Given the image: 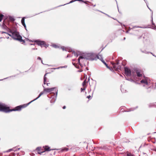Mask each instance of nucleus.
<instances>
[{
  "mask_svg": "<svg viewBox=\"0 0 156 156\" xmlns=\"http://www.w3.org/2000/svg\"><path fill=\"white\" fill-rule=\"evenodd\" d=\"M141 51L143 53H145L146 54H148L149 53V52H146L145 51H142L141 50Z\"/></svg>",
  "mask_w": 156,
  "mask_h": 156,
  "instance_id": "22",
  "label": "nucleus"
},
{
  "mask_svg": "<svg viewBox=\"0 0 156 156\" xmlns=\"http://www.w3.org/2000/svg\"><path fill=\"white\" fill-rule=\"evenodd\" d=\"M37 44L38 45L41 46V47L44 46L45 48H46V44L44 42V41H41L38 40H37L35 41Z\"/></svg>",
  "mask_w": 156,
  "mask_h": 156,
  "instance_id": "6",
  "label": "nucleus"
},
{
  "mask_svg": "<svg viewBox=\"0 0 156 156\" xmlns=\"http://www.w3.org/2000/svg\"><path fill=\"white\" fill-rule=\"evenodd\" d=\"M43 87L44 88V90L43 91L41 92L39 94L38 96L36 99H34V100L30 102L29 103H28V104H30L32 102L36 100L38 98H39L41 95H42L44 93V92H46L47 93H53L52 91H54V90L55 91V92L56 93V94L55 95V98H52V99L51 100V103H53L54 102L55 100H56V97L57 95V92H58V90H57L55 87H53L52 88H45V87L43 86Z\"/></svg>",
  "mask_w": 156,
  "mask_h": 156,
  "instance_id": "1",
  "label": "nucleus"
},
{
  "mask_svg": "<svg viewBox=\"0 0 156 156\" xmlns=\"http://www.w3.org/2000/svg\"><path fill=\"white\" fill-rule=\"evenodd\" d=\"M142 71L140 70H137L136 71V74L137 76L140 77L142 76Z\"/></svg>",
  "mask_w": 156,
  "mask_h": 156,
  "instance_id": "9",
  "label": "nucleus"
},
{
  "mask_svg": "<svg viewBox=\"0 0 156 156\" xmlns=\"http://www.w3.org/2000/svg\"><path fill=\"white\" fill-rule=\"evenodd\" d=\"M28 103L26 106H23V105H20L16 107L14 109H9V107H7V106L5 104V108H6V111H4L3 112H9L12 111H20L21 110L22 108H23L26 107L29 104H28Z\"/></svg>",
  "mask_w": 156,
  "mask_h": 156,
  "instance_id": "4",
  "label": "nucleus"
},
{
  "mask_svg": "<svg viewBox=\"0 0 156 156\" xmlns=\"http://www.w3.org/2000/svg\"><path fill=\"white\" fill-rule=\"evenodd\" d=\"M48 73H46L44 76V84H46V82H47V78L46 77V75L48 74Z\"/></svg>",
  "mask_w": 156,
  "mask_h": 156,
  "instance_id": "12",
  "label": "nucleus"
},
{
  "mask_svg": "<svg viewBox=\"0 0 156 156\" xmlns=\"http://www.w3.org/2000/svg\"><path fill=\"white\" fill-rule=\"evenodd\" d=\"M105 14L107 16H108L109 17V16L108 15H107V14Z\"/></svg>",
  "mask_w": 156,
  "mask_h": 156,
  "instance_id": "43",
  "label": "nucleus"
},
{
  "mask_svg": "<svg viewBox=\"0 0 156 156\" xmlns=\"http://www.w3.org/2000/svg\"><path fill=\"white\" fill-rule=\"evenodd\" d=\"M24 21H25L24 18L23 17V18H22V19L21 20V23H22V24L25 27V29L26 30H27V29H26V24H25V23Z\"/></svg>",
  "mask_w": 156,
  "mask_h": 156,
  "instance_id": "10",
  "label": "nucleus"
},
{
  "mask_svg": "<svg viewBox=\"0 0 156 156\" xmlns=\"http://www.w3.org/2000/svg\"><path fill=\"white\" fill-rule=\"evenodd\" d=\"M151 21H152V24L153 25V26H155V24L153 23V18H152V20H151Z\"/></svg>",
  "mask_w": 156,
  "mask_h": 156,
  "instance_id": "24",
  "label": "nucleus"
},
{
  "mask_svg": "<svg viewBox=\"0 0 156 156\" xmlns=\"http://www.w3.org/2000/svg\"><path fill=\"white\" fill-rule=\"evenodd\" d=\"M144 79L140 81L141 83L144 84V86H145L146 85H149L148 81L149 80V78L145 76H144Z\"/></svg>",
  "mask_w": 156,
  "mask_h": 156,
  "instance_id": "5",
  "label": "nucleus"
},
{
  "mask_svg": "<svg viewBox=\"0 0 156 156\" xmlns=\"http://www.w3.org/2000/svg\"><path fill=\"white\" fill-rule=\"evenodd\" d=\"M132 110H131V111H132Z\"/></svg>",
  "mask_w": 156,
  "mask_h": 156,
  "instance_id": "47",
  "label": "nucleus"
},
{
  "mask_svg": "<svg viewBox=\"0 0 156 156\" xmlns=\"http://www.w3.org/2000/svg\"><path fill=\"white\" fill-rule=\"evenodd\" d=\"M135 27L142 28V27Z\"/></svg>",
  "mask_w": 156,
  "mask_h": 156,
  "instance_id": "42",
  "label": "nucleus"
},
{
  "mask_svg": "<svg viewBox=\"0 0 156 156\" xmlns=\"http://www.w3.org/2000/svg\"><path fill=\"white\" fill-rule=\"evenodd\" d=\"M83 0H76V1H82L83 2H84V3H86V2H83Z\"/></svg>",
  "mask_w": 156,
  "mask_h": 156,
  "instance_id": "30",
  "label": "nucleus"
},
{
  "mask_svg": "<svg viewBox=\"0 0 156 156\" xmlns=\"http://www.w3.org/2000/svg\"><path fill=\"white\" fill-rule=\"evenodd\" d=\"M90 95H89V96H88L87 97V98H90Z\"/></svg>",
  "mask_w": 156,
  "mask_h": 156,
  "instance_id": "35",
  "label": "nucleus"
},
{
  "mask_svg": "<svg viewBox=\"0 0 156 156\" xmlns=\"http://www.w3.org/2000/svg\"><path fill=\"white\" fill-rule=\"evenodd\" d=\"M119 64V62H117L116 63V65H118Z\"/></svg>",
  "mask_w": 156,
  "mask_h": 156,
  "instance_id": "41",
  "label": "nucleus"
},
{
  "mask_svg": "<svg viewBox=\"0 0 156 156\" xmlns=\"http://www.w3.org/2000/svg\"><path fill=\"white\" fill-rule=\"evenodd\" d=\"M40 148H39V147H37V148L36 149L37 150V151H40Z\"/></svg>",
  "mask_w": 156,
  "mask_h": 156,
  "instance_id": "31",
  "label": "nucleus"
},
{
  "mask_svg": "<svg viewBox=\"0 0 156 156\" xmlns=\"http://www.w3.org/2000/svg\"><path fill=\"white\" fill-rule=\"evenodd\" d=\"M76 1V0H72V1H71L69 3H72L75 1Z\"/></svg>",
  "mask_w": 156,
  "mask_h": 156,
  "instance_id": "26",
  "label": "nucleus"
},
{
  "mask_svg": "<svg viewBox=\"0 0 156 156\" xmlns=\"http://www.w3.org/2000/svg\"><path fill=\"white\" fill-rule=\"evenodd\" d=\"M85 88H84V87L83 88H81V92H82L83 91L85 90Z\"/></svg>",
  "mask_w": 156,
  "mask_h": 156,
  "instance_id": "25",
  "label": "nucleus"
},
{
  "mask_svg": "<svg viewBox=\"0 0 156 156\" xmlns=\"http://www.w3.org/2000/svg\"><path fill=\"white\" fill-rule=\"evenodd\" d=\"M41 62H42V60H41Z\"/></svg>",
  "mask_w": 156,
  "mask_h": 156,
  "instance_id": "48",
  "label": "nucleus"
},
{
  "mask_svg": "<svg viewBox=\"0 0 156 156\" xmlns=\"http://www.w3.org/2000/svg\"><path fill=\"white\" fill-rule=\"evenodd\" d=\"M87 83V80H84L83 82L82 83V85L84 87L86 83Z\"/></svg>",
  "mask_w": 156,
  "mask_h": 156,
  "instance_id": "16",
  "label": "nucleus"
},
{
  "mask_svg": "<svg viewBox=\"0 0 156 156\" xmlns=\"http://www.w3.org/2000/svg\"><path fill=\"white\" fill-rule=\"evenodd\" d=\"M121 90V91L123 93H125V91H124L123 90Z\"/></svg>",
  "mask_w": 156,
  "mask_h": 156,
  "instance_id": "37",
  "label": "nucleus"
},
{
  "mask_svg": "<svg viewBox=\"0 0 156 156\" xmlns=\"http://www.w3.org/2000/svg\"><path fill=\"white\" fill-rule=\"evenodd\" d=\"M96 55L92 53H88L84 54L83 56H80L78 58V62L80 64V59L83 60L85 59L90 60H96Z\"/></svg>",
  "mask_w": 156,
  "mask_h": 156,
  "instance_id": "2",
  "label": "nucleus"
},
{
  "mask_svg": "<svg viewBox=\"0 0 156 156\" xmlns=\"http://www.w3.org/2000/svg\"><path fill=\"white\" fill-rule=\"evenodd\" d=\"M9 33H11V34L9 35V36L12 37L14 39L18 40L20 42L23 41L22 40L21 36L18 32L16 31H13L10 30L9 31Z\"/></svg>",
  "mask_w": 156,
  "mask_h": 156,
  "instance_id": "3",
  "label": "nucleus"
},
{
  "mask_svg": "<svg viewBox=\"0 0 156 156\" xmlns=\"http://www.w3.org/2000/svg\"><path fill=\"white\" fill-rule=\"evenodd\" d=\"M6 108H5V104L0 103V111H6Z\"/></svg>",
  "mask_w": 156,
  "mask_h": 156,
  "instance_id": "8",
  "label": "nucleus"
},
{
  "mask_svg": "<svg viewBox=\"0 0 156 156\" xmlns=\"http://www.w3.org/2000/svg\"><path fill=\"white\" fill-rule=\"evenodd\" d=\"M66 108V107L65 106H64L63 107V108L64 109H65V108Z\"/></svg>",
  "mask_w": 156,
  "mask_h": 156,
  "instance_id": "36",
  "label": "nucleus"
},
{
  "mask_svg": "<svg viewBox=\"0 0 156 156\" xmlns=\"http://www.w3.org/2000/svg\"><path fill=\"white\" fill-rule=\"evenodd\" d=\"M20 149V148H17L16 147H14L12 148V150L15 151L19 150Z\"/></svg>",
  "mask_w": 156,
  "mask_h": 156,
  "instance_id": "15",
  "label": "nucleus"
},
{
  "mask_svg": "<svg viewBox=\"0 0 156 156\" xmlns=\"http://www.w3.org/2000/svg\"><path fill=\"white\" fill-rule=\"evenodd\" d=\"M106 66V67H107V68H109V67L108 66V65H107V66Z\"/></svg>",
  "mask_w": 156,
  "mask_h": 156,
  "instance_id": "40",
  "label": "nucleus"
},
{
  "mask_svg": "<svg viewBox=\"0 0 156 156\" xmlns=\"http://www.w3.org/2000/svg\"><path fill=\"white\" fill-rule=\"evenodd\" d=\"M52 46L53 47L55 48H58V46L57 45L55 44H52Z\"/></svg>",
  "mask_w": 156,
  "mask_h": 156,
  "instance_id": "21",
  "label": "nucleus"
},
{
  "mask_svg": "<svg viewBox=\"0 0 156 156\" xmlns=\"http://www.w3.org/2000/svg\"><path fill=\"white\" fill-rule=\"evenodd\" d=\"M112 64L113 65V67L114 68L116 67L115 66V65L116 64L115 63H112Z\"/></svg>",
  "mask_w": 156,
  "mask_h": 156,
  "instance_id": "28",
  "label": "nucleus"
},
{
  "mask_svg": "<svg viewBox=\"0 0 156 156\" xmlns=\"http://www.w3.org/2000/svg\"><path fill=\"white\" fill-rule=\"evenodd\" d=\"M12 150V149H9V150H8L7 151H6V152H10V151H11Z\"/></svg>",
  "mask_w": 156,
  "mask_h": 156,
  "instance_id": "27",
  "label": "nucleus"
},
{
  "mask_svg": "<svg viewBox=\"0 0 156 156\" xmlns=\"http://www.w3.org/2000/svg\"><path fill=\"white\" fill-rule=\"evenodd\" d=\"M3 16V15L2 14H0V22L2 21Z\"/></svg>",
  "mask_w": 156,
  "mask_h": 156,
  "instance_id": "17",
  "label": "nucleus"
},
{
  "mask_svg": "<svg viewBox=\"0 0 156 156\" xmlns=\"http://www.w3.org/2000/svg\"><path fill=\"white\" fill-rule=\"evenodd\" d=\"M61 49L63 50H66V51H68V50L67 49H66V48H65L64 47H61ZM69 52H71V50H69L68 51Z\"/></svg>",
  "mask_w": 156,
  "mask_h": 156,
  "instance_id": "13",
  "label": "nucleus"
},
{
  "mask_svg": "<svg viewBox=\"0 0 156 156\" xmlns=\"http://www.w3.org/2000/svg\"><path fill=\"white\" fill-rule=\"evenodd\" d=\"M61 68H62L63 67H60V68H61ZM59 68H60V67H59V68H57V69H59Z\"/></svg>",
  "mask_w": 156,
  "mask_h": 156,
  "instance_id": "44",
  "label": "nucleus"
},
{
  "mask_svg": "<svg viewBox=\"0 0 156 156\" xmlns=\"http://www.w3.org/2000/svg\"><path fill=\"white\" fill-rule=\"evenodd\" d=\"M31 45H34V44H31Z\"/></svg>",
  "mask_w": 156,
  "mask_h": 156,
  "instance_id": "46",
  "label": "nucleus"
},
{
  "mask_svg": "<svg viewBox=\"0 0 156 156\" xmlns=\"http://www.w3.org/2000/svg\"><path fill=\"white\" fill-rule=\"evenodd\" d=\"M125 74L127 76H130L131 75V72L130 70L127 67L125 68Z\"/></svg>",
  "mask_w": 156,
  "mask_h": 156,
  "instance_id": "7",
  "label": "nucleus"
},
{
  "mask_svg": "<svg viewBox=\"0 0 156 156\" xmlns=\"http://www.w3.org/2000/svg\"><path fill=\"white\" fill-rule=\"evenodd\" d=\"M46 84L47 86H48L49 85V84H50V83H46Z\"/></svg>",
  "mask_w": 156,
  "mask_h": 156,
  "instance_id": "34",
  "label": "nucleus"
},
{
  "mask_svg": "<svg viewBox=\"0 0 156 156\" xmlns=\"http://www.w3.org/2000/svg\"><path fill=\"white\" fill-rule=\"evenodd\" d=\"M50 148L49 147H46L45 149L46 151H50Z\"/></svg>",
  "mask_w": 156,
  "mask_h": 156,
  "instance_id": "18",
  "label": "nucleus"
},
{
  "mask_svg": "<svg viewBox=\"0 0 156 156\" xmlns=\"http://www.w3.org/2000/svg\"><path fill=\"white\" fill-rule=\"evenodd\" d=\"M32 50H35V49H37V48H33L32 49Z\"/></svg>",
  "mask_w": 156,
  "mask_h": 156,
  "instance_id": "39",
  "label": "nucleus"
},
{
  "mask_svg": "<svg viewBox=\"0 0 156 156\" xmlns=\"http://www.w3.org/2000/svg\"><path fill=\"white\" fill-rule=\"evenodd\" d=\"M127 156H134L131 153H127Z\"/></svg>",
  "mask_w": 156,
  "mask_h": 156,
  "instance_id": "20",
  "label": "nucleus"
},
{
  "mask_svg": "<svg viewBox=\"0 0 156 156\" xmlns=\"http://www.w3.org/2000/svg\"><path fill=\"white\" fill-rule=\"evenodd\" d=\"M69 149L67 147H65L64 148H62V151H67Z\"/></svg>",
  "mask_w": 156,
  "mask_h": 156,
  "instance_id": "14",
  "label": "nucleus"
},
{
  "mask_svg": "<svg viewBox=\"0 0 156 156\" xmlns=\"http://www.w3.org/2000/svg\"><path fill=\"white\" fill-rule=\"evenodd\" d=\"M4 33H6V34H8L9 36V35L11 34V33H9H9H7L6 32H3Z\"/></svg>",
  "mask_w": 156,
  "mask_h": 156,
  "instance_id": "29",
  "label": "nucleus"
},
{
  "mask_svg": "<svg viewBox=\"0 0 156 156\" xmlns=\"http://www.w3.org/2000/svg\"><path fill=\"white\" fill-rule=\"evenodd\" d=\"M86 59H83V60H82L81 59L80 60V61L81 62H83ZM78 63L79 64H80V66H81V65L80 63V64L78 62Z\"/></svg>",
  "mask_w": 156,
  "mask_h": 156,
  "instance_id": "19",
  "label": "nucleus"
},
{
  "mask_svg": "<svg viewBox=\"0 0 156 156\" xmlns=\"http://www.w3.org/2000/svg\"><path fill=\"white\" fill-rule=\"evenodd\" d=\"M105 66H107V64H106V63L105 62V61L103 60L102 61H101Z\"/></svg>",
  "mask_w": 156,
  "mask_h": 156,
  "instance_id": "23",
  "label": "nucleus"
},
{
  "mask_svg": "<svg viewBox=\"0 0 156 156\" xmlns=\"http://www.w3.org/2000/svg\"><path fill=\"white\" fill-rule=\"evenodd\" d=\"M96 60L97 59H99L100 60H101V61H102V60H103V58L102 55H96Z\"/></svg>",
  "mask_w": 156,
  "mask_h": 156,
  "instance_id": "11",
  "label": "nucleus"
},
{
  "mask_svg": "<svg viewBox=\"0 0 156 156\" xmlns=\"http://www.w3.org/2000/svg\"><path fill=\"white\" fill-rule=\"evenodd\" d=\"M147 7H148V8L150 9V10H151L149 9V7H148V5H147Z\"/></svg>",
  "mask_w": 156,
  "mask_h": 156,
  "instance_id": "45",
  "label": "nucleus"
},
{
  "mask_svg": "<svg viewBox=\"0 0 156 156\" xmlns=\"http://www.w3.org/2000/svg\"><path fill=\"white\" fill-rule=\"evenodd\" d=\"M155 151H156V150Z\"/></svg>",
  "mask_w": 156,
  "mask_h": 156,
  "instance_id": "50",
  "label": "nucleus"
},
{
  "mask_svg": "<svg viewBox=\"0 0 156 156\" xmlns=\"http://www.w3.org/2000/svg\"><path fill=\"white\" fill-rule=\"evenodd\" d=\"M150 53H151L153 56H154L155 57H156V56L154 55L152 53L150 52Z\"/></svg>",
  "mask_w": 156,
  "mask_h": 156,
  "instance_id": "32",
  "label": "nucleus"
},
{
  "mask_svg": "<svg viewBox=\"0 0 156 156\" xmlns=\"http://www.w3.org/2000/svg\"><path fill=\"white\" fill-rule=\"evenodd\" d=\"M144 0V1H145V0Z\"/></svg>",
  "mask_w": 156,
  "mask_h": 156,
  "instance_id": "49",
  "label": "nucleus"
},
{
  "mask_svg": "<svg viewBox=\"0 0 156 156\" xmlns=\"http://www.w3.org/2000/svg\"><path fill=\"white\" fill-rule=\"evenodd\" d=\"M75 55H76L77 56H78V54H77V53H76V54H75Z\"/></svg>",
  "mask_w": 156,
  "mask_h": 156,
  "instance_id": "38",
  "label": "nucleus"
},
{
  "mask_svg": "<svg viewBox=\"0 0 156 156\" xmlns=\"http://www.w3.org/2000/svg\"><path fill=\"white\" fill-rule=\"evenodd\" d=\"M37 59L41 60V58L39 57H38Z\"/></svg>",
  "mask_w": 156,
  "mask_h": 156,
  "instance_id": "33",
  "label": "nucleus"
}]
</instances>
